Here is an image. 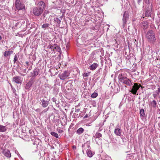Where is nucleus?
<instances>
[{
	"instance_id": "nucleus-21",
	"label": "nucleus",
	"mask_w": 160,
	"mask_h": 160,
	"mask_svg": "<svg viewBox=\"0 0 160 160\" xmlns=\"http://www.w3.org/2000/svg\"><path fill=\"white\" fill-rule=\"evenodd\" d=\"M13 53V51H5L3 54V55L4 57H7L9 56L11 54Z\"/></svg>"
},
{
	"instance_id": "nucleus-37",
	"label": "nucleus",
	"mask_w": 160,
	"mask_h": 160,
	"mask_svg": "<svg viewBox=\"0 0 160 160\" xmlns=\"http://www.w3.org/2000/svg\"><path fill=\"white\" fill-rule=\"evenodd\" d=\"M52 45H48V46L47 48H49V49H51L52 50Z\"/></svg>"
},
{
	"instance_id": "nucleus-3",
	"label": "nucleus",
	"mask_w": 160,
	"mask_h": 160,
	"mask_svg": "<svg viewBox=\"0 0 160 160\" xmlns=\"http://www.w3.org/2000/svg\"><path fill=\"white\" fill-rule=\"evenodd\" d=\"M16 8L18 10L25 9V6L23 3L20 2V0H16L15 3Z\"/></svg>"
},
{
	"instance_id": "nucleus-26",
	"label": "nucleus",
	"mask_w": 160,
	"mask_h": 160,
	"mask_svg": "<svg viewBox=\"0 0 160 160\" xmlns=\"http://www.w3.org/2000/svg\"><path fill=\"white\" fill-rule=\"evenodd\" d=\"M140 113L141 116L142 117H144L145 116L144 110L143 109H141L140 111Z\"/></svg>"
},
{
	"instance_id": "nucleus-19",
	"label": "nucleus",
	"mask_w": 160,
	"mask_h": 160,
	"mask_svg": "<svg viewBox=\"0 0 160 160\" xmlns=\"http://www.w3.org/2000/svg\"><path fill=\"white\" fill-rule=\"evenodd\" d=\"M86 153L88 156L90 158L92 157L93 155L94 154L91 150L88 149L86 150Z\"/></svg>"
},
{
	"instance_id": "nucleus-42",
	"label": "nucleus",
	"mask_w": 160,
	"mask_h": 160,
	"mask_svg": "<svg viewBox=\"0 0 160 160\" xmlns=\"http://www.w3.org/2000/svg\"><path fill=\"white\" fill-rule=\"evenodd\" d=\"M72 148H73V149H76V146H72Z\"/></svg>"
},
{
	"instance_id": "nucleus-36",
	"label": "nucleus",
	"mask_w": 160,
	"mask_h": 160,
	"mask_svg": "<svg viewBox=\"0 0 160 160\" xmlns=\"http://www.w3.org/2000/svg\"><path fill=\"white\" fill-rule=\"evenodd\" d=\"M25 64H26V65L25 66L27 67V68H28L30 65L29 62H25Z\"/></svg>"
},
{
	"instance_id": "nucleus-48",
	"label": "nucleus",
	"mask_w": 160,
	"mask_h": 160,
	"mask_svg": "<svg viewBox=\"0 0 160 160\" xmlns=\"http://www.w3.org/2000/svg\"><path fill=\"white\" fill-rule=\"evenodd\" d=\"M2 38L1 36H0V41L2 39Z\"/></svg>"
},
{
	"instance_id": "nucleus-32",
	"label": "nucleus",
	"mask_w": 160,
	"mask_h": 160,
	"mask_svg": "<svg viewBox=\"0 0 160 160\" xmlns=\"http://www.w3.org/2000/svg\"><path fill=\"white\" fill-rule=\"evenodd\" d=\"M51 135H52L53 136H54V137L56 138H58V134L54 132H51Z\"/></svg>"
},
{
	"instance_id": "nucleus-34",
	"label": "nucleus",
	"mask_w": 160,
	"mask_h": 160,
	"mask_svg": "<svg viewBox=\"0 0 160 160\" xmlns=\"http://www.w3.org/2000/svg\"><path fill=\"white\" fill-rule=\"evenodd\" d=\"M23 72L25 73V74H23L22 73H20V74L22 76H25L26 75L27 73L28 72V71H27L26 69H25L23 70Z\"/></svg>"
},
{
	"instance_id": "nucleus-14",
	"label": "nucleus",
	"mask_w": 160,
	"mask_h": 160,
	"mask_svg": "<svg viewBox=\"0 0 160 160\" xmlns=\"http://www.w3.org/2000/svg\"><path fill=\"white\" fill-rule=\"evenodd\" d=\"M122 82L128 86H131L132 85L131 80L127 78Z\"/></svg>"
},
{
	"instance_id": "nucleus-41",
	"label": "nucleus",
	"mask_w": 160,
	"mask_h": 160,
	"mask_svg": "<svg viewBox=\"0 0 160 160\" xmlns=\"http://www.w3.org/2000/svg\"><path fill=\"white\" fill-rule=\"evenodd\" d=\"M58 132L60 133H62L63 132L62 130L61 129H59L58 131Z\"/></svg>"
},
{
	"instance_id": "nucleus-15",
	"label": "nucleus",
	"mask_w": 160,
	"mask_h": 160,
	"mask_svg": "<svg viewBox=\"0 0 160 160\" xmlns=\"http://www.w3.org/2000/svg\"><path fill=\"white\" fill-rule=\"evenodd\" d=\"M52 50L54 52L57 51L60 52V51L61 50V49L59 46L57 45H54L52 46Z\"/></svg>"
},
{
	"instance_id": "nucleus-16",
	"label": "nucleus",
	"mask_w": 160,
	"mask_h": 160,
	"mask_svg": "<svg viewBox=\"0 0 160 160\" xmlns=\"http://www.w3.org/2000/svg\"><path fill=\"white\" fill-rule=\"evenodd\" d=\"M42 106L43 108H45L47 107L48 104V100H46L44 98L42 100Z\"/></svg>"
},
{
	"instance_id": "nucleus-50",
	"label": "nucleus",
	"mask_w": 160,
	"mask_h": 160,
	"mask_svg": "<svg viewBox=\"0 0 160 160\" xmlns=\"http://www.w3.org/2000/svg\"><path fill=\"white\" fill-rule=\"evenodd\" d=\"M125 87L126 88V86H125Z\"/></svg>"
},
{
	"instance_id": "nucleus-43",
	"label": "nucleus",
	"mask_w": 160,
	"mask_h": 160,
	"mask_svg": "<svg viewBox=\"0 0 160 160\" xmlns=\"http://www.w3.org/2000/svg\"><path fill=\"white\" fill-rule=\"evenodd\" d=\"M15 91H16V90L15 89L13 90V93H14L16 95H17V94H16V93H15Z\"/></svg>"
},
{
	"instance_id": "nucleus-31",
	"label": "nucleus",
	"mask_w": 160,
	"mask_h": 160,
	"mask_svg": "<svg viewBox=\"0 0 160 160\" xmlns=\"http://www.w3.org/2000/svg\"><path fill=\"white\" fill-rule=\"evenodd\" d=\"M13 62L14 63H16L17 62H18V57L17 55H15L14 56V60H13Z\"/></svg>"
},
{
	"instance_id": "nucleus-45",
	"label": "nucleus",
	"mask_w": 160,
	"mask_h": 160,
	"mask_svg": "<svg viewBox=\"0 0 160 160\" xmlns=\"http://www.w3.org/2000/svg\"><path fill=\"white\" fill-rule=\"evenodd\" d=\"M153 96L154 97V98H155L156 97V95L154 94H153Z\"/></svg>"
},
{
	"instance_id": "nucleus-29",
	"label": "nucleus",
	"mask_w": 160,
	"mask_h": 160,
	"mask_svg": "<svg viewBox=\"0 0 160 160\" xmlns=\"http://www.w3.org/2000/svg\"><path fill=\"white\" fill-rule=\"evenodd\" d=\"M120 88L118 86L115 87L114 89V91L115 92L117 93L118 92L120 91Z\"/></svg>"
},
{
	"instance_id": "nucleus-12",
	"label": "nucleus",
	"mask_w": 160,
	"mask_h": 160,
	"mask_svg": "<svg viewBox=\"0 0 160 160\" xmlns=\"http://www.w3.org/2000/svg\"><path fill=\"white\" fill-rule=\"evenodd\" d=\"M39 72V69L38 67H36L34 68L33 71V72L31 73L32 76L33 77L36 76Z\"/></svg>"
},
{
	"instance_id": "nucleus-6",
	"label": "nucleus",
	"mask_w": 160,
	"mask_h": 160,
	"mask_svg": "<svg viewBox=\"0 0 160 160\" xmlns=\"http://www.w3.org/2000/svg\"><path fill=\"white\" fill-rule=\"evenodd\" d=\"M43 10L41 8L40 9L38 7L34 8L33 10V13L36 16H38L42 13Z\"/></svg>"
},
{
	"instance_id": "nucleus-13",
	"label": "nucleus",
	"mask_w": 160,
	"mask_h": 160,
	"mask_svg": "<svg viewBox=\"0 0 160 160\" xmlns=\"http://www.w3.org/2000/svg\"><path fill=\"white\" fill-rule=\"evenodd\" d=\"M119 144L121 145H125L126 142V139L123 136L121 138H119Z\"/></svg>"
},
{
	"instance_id": "nucleus-27",
	"label": "nucleus",
	"mask_w": 160,
	"mask_h": 160,
	"mask_svg": "<svg viewBox=\"0 0 160 160\" xmlns=\"http://www.w3.org/2000/svg\"><path fill=\"white\" fill-rule=\"evenodd\" d=\"M102 136V134L100 133L97 132L95 135L93 136V137L95 138H99Z\"/></svg>"
},
{
	"instance_id": "nucleus-24",
	"label": "nucleus",
	"mask_w": 160,
	"mask_h": 160,
	"mask_svg": "<svg viewBox=\"0 0 160 160\" xmlns=\"http://www.w3.org/2000/svg\"><path fill=\"white\" fill-rule=\"evenodd\" d=\"M7 128L6 126L0 125V132H4L7 130Z\"/></svg>"
},
{
	"instance_id": "nucleus-1",
	"label": "nucleus",
	"mask_w": 160,
	"mask_h": 160,
	"mask_svg": "<svg viewBox=\"0 0 160 160\" xmlns=\"http://www.w3.org/2000/svg\"><path fill=\"white\" fill-rule=\"evenodd\" d=\"M146 38L148 42L154 43L156 40L155 32L152 30H149L146 34Z\"/></svg>"
},
{
	"instance_id": "nucleus-7",
	"label": "nucleus",
	"mask_w": 160,
	"mask_h": 160,
	"mask_svg": "<svg viewBox=\"0 0 160 160\" xmlns=\"http://www.w3.org/2000/svg\"><path fill=\"white\" fill-rule=\"evenodd\" d=\"M90 142L89 141H87L86 143L83 144L82 146V152L83 154H85V151L88 149L90 148Z\"/></svg>"
},
{
	"instance_id": "nucleus-39",
	"label": "nucleus",
	"mask_w": 160,
	"mask_h": 160,
	"mask_svg": "<svg viewBox=\"0 0 160 160\" xmlns=\"http://www.w3.org/2000/svg\"><path fill=\"white\" fill-rule=\"evenodd\" d=\"M80 110V109H76L75 112H79Z\"/></svg>"
},
{
	"instance_id": "nucleus-28",
	"label": "nucleus",
	"mask_w": 160,
	"mask_h": 160,
	"mask_svg": "<svg viewBox=\"0 0 160 160\" xmlns=\"http://www.w3.org/2000/svg\"><path fill=\"white\" fill-rule=\"evenodd\" d=\"M49 26V24L48 23H45L42 26V28L44 29H47Z\"/></svg>"
},
{
	"instance_id": "nucleus-2",
	"label": "nucleus",
	"mask_w": 160,
	"mask_h": 160,
	"mask_svg": "<svg viewBox=\"0 0 160 160\" xmlns=\"http://www.w3.org/2000/svg\"><path fill=\"white\" fill-rule=\"evenodd\" d=\"M70 73L67 71H65L62 73H60L58 75V76L60 79L62 80H64L67 78L70 75Z\"/></svg>"
},
{
	"instance_id": "nucleus-5",
	"label": "nucleus",
	"mask_w": 160,
	"mask_h": 160,
	"mask_svg": "<svg viewBox=\"0 0 160 160\" xmlns=\"http://www.w3.org/2000/svg\"><path fill=\"white\" fill-rule=\"evenodd\" d=\"M129 16V15L128 12L127 11L124 12L122 18V26L123 28H124L125 26V24L126 23L127 21L128 20Z\"/></svg>"
},
{
	"instance_id": "nucleus-30",
	"label": "nucleus",
	"mask_w": 160,
	"mask_h": 160,
	"mask_svg": "<svg viewBox=\"0 0 160 160\" xmlns=\"http://www.w3.org/2000/svg\"><path fill=\"white\" fill-rule=\"evenodd\" d=\"M151 104L154 108H156L157 105V102L155 100H153L151 102Z\"/></svg>"
},
{
	"instance_id": "nucleus-49",
	"label": "nucleus",
	"mask_w": 160,
	"mask_h": 160,
	"mask_svg": "<svg viewBox=\"0 0 160 160\" xmlns=\"http://www.w3.org/2000/svg\"><path fill=\"white\" fill-rule=\"evenodd\" d=\"M33 144H35V143H33Z\"/></svg>"
},
{
	"instance_id": "nucleus-17",
	"label": "nucleus",
	"mask_w": 160,
	"mask_h": 160,
	"mask_svg": "<svg viewBox=\"0 0 160 160\" xmlns=\"http://www.w3.org/2000/svg\"><path fill=\"white\" fill-rule=\"evenodd\" d=\"M60 19H59L57 17H55L54 18V21L55 22L57 23V26L59 27L60 26V24L61 22V20H62L61 17H60Z\"/></svg>"
},
{
	"instance_id": "nucleus-11",
	"label": "nucleus",
	"mask_w": 160,
	"mask_h": 160,
	"mask_svg": "<svg viewBox=\"0 0 160 160\" xmlns=\"http://www.w3.org/2000/svg\"><path fill=\"white\" fill-rule=\"evenodd\" d=\"M2 153L8 158H10L11 157V153L10 151L8 149H4L2 150Z\"/></svg>"
},
{
	"instance_id": "nucleus-18",
	"label": "nucleus",
	"mask_w": 160,
	"mask_h": 160,
	"mask_svg": "<svg viewBox=\"0 0 160 160\" xmlns=\"http://www.w3.org/2000/svg\"><path fill=\"white\" fill-rule=\"evenodd\" d=\"M98 64L96 63H94L89 67V68L91 70H95L98 67Z\"/></svg>"
},
{
	"instance_id": "nucleus-38",
	"label": "nucleus",
	"mask_w": 160,
	"mask_h": 160,
	"mask_svg": "<svg viewBox=\"0 0 160 160\" xmlns=\"http://www.w3.org/2000/svg\"><path fill=\"white\" fill-rule=\"evenodd\" d=\"M52 101H53L54 102H55L56 103V98H52Z\"/></svg>"
},
{
	"instance_id": "nucleus-47",
	"label": "nucleus",
	"mask_w": 160,
	"mask_h": 160,
	"mask_svg": "<svg viewBox=\"0 0 160 160\" xmlns=\"http://www.w3.org/2000/svg\"><path fill=\"white\" fill-rule=\"evenodd\" d=\"M142 1V0H138V3H139L140 2H141Z\"/></svg>"
},
{
	"instance_id": "nucleus-44",
	"label": "nucleus",
	"mask_w": 160,
	"mask_h": 160,
	"mask_svg": "<svg viewBox=\"0 0 160 160\" xmlns=\"http://www.w3.org/2000/svg\"><path fill=\"white\" fill-rule=\"evenodd\" d=\"M87 117H88V115L87 114H86L84 117V118H87Z\"/></svg>"
},
{
	"instance_id": "nucleus-40",
	"label": "nucleus",
	"mask_w": 160,
	"mask_h": 160,
	"mask_svg": "<svg viewBox=\"0 0 160 160\" xmlns=\"http://www.w3.org/2000/svg\"><path fill=\"white\" fill-rule=\"evenodd\" d=\"M149 14H148V12H146L145 13V16L146 17H149Z\"/></svg>"
},
{
	"instance_id": "nucleus-20",
	"label": "nucleus",
	"mask_w": 160,
	"mask_h": 160,
	"mask_svg": "<svg viewBox=\"0 0 160 160\" xmlns=\"http://www.w3.org/2000/svg\"><path fill=\"white\" fill-rule=\"evenodd\" d=\"M127 77L122 75V74H120L118 76V78L119 80V81L121 82H122L123 80H124Z\"/></svg>"
},
{
	"instance_id": "nucleus-23",
	"label": "nucleus",
	"mask_w": 160,
	"mask_h": 160,
	"mask_svg": "<svg viewBox=\"0 0 160 160\" xmlns=\"http://www.w3.org/2000/svg\"><path fill=\"white\" fill-rule=\"evenodd\" d=\"M142 25L144 29H146L148 27V22L147 21H143L142 22Z\"/></svg>"
},
{
	"instance_id": "nucleus-46",
	"label": "nucleus",
	"mask_w": 160,
	"mask_h": 160,
	"mask_svg": "<svg viewBox=\"0 0 160 160\" xmlns=\"http://www.w3.org/2000/svg\"><path fill=\"white\" fill-rule=\"evenodd\" d=\"M31 68H28V71H29V70H31Z\"/></svg>"
},
{
	"instance_id": "nucleus-8",
	"label": "nucleus",
	"mask_w": 160,
	"mask_h": 160,
	"mask_svg": "<svg viewBox=\"0 0 160 160\" xmlns=\"http://www.w3.org/2000/svg\"><path fill=\"white\" fill-rule=\"evenodd\" d=\"M13 81L18 84H21L22 82V78L20 76L14 77L13 78Z\"/></svg>"
},
{
	"instance_id": "nucleus-25",
	"label": "nucleus",
	"mask_w": 160,
	"mask_h": 160,
	"mask_svg": "<svg viewBox=\"0 0 160 160\" xmlns=\"http://www.w3.org/2000/svg\"><path fill=\"white\" fill-rule=\"evenodd\" d=\"M84 131V129L82 128H80L77 130L76 133L78 134H80L82 133Z\"/></svg>"
},
{
	"instance_id": "nucleus-4",
	"label": "nucleus",
	"mask_w": 160,
	"mask_h": 160,
	"mask_svg": "<svg viewBox=\"0 0 160 160\" xmlns=\"http://www.w3.org/2000/svg\"><path fill=\"white\" fill-rule=\"evenodd\" d=\"M140 87L142 86L139 84L135 83H134V85L132 87L131 90L130 92L133 94H136L138 90Z\"/></svg>"
},
{
	"instance_id": "nucleus-10",
	"label": "nucleus",
	"mask_w": 160,
	"mask_h": 160,
	"mask_svg": "<svg viewBox=\"0 0 160 160\" xmlns=\"http://www.w3.org/2000/svg\"><path fill=\"white\" fill-rule=\"evenodd\" d=\"M34 78H30L29 81H28L25 86V89L28 90L32 86V84L34 82Z\"/></svg>"
},
{
	"instance_id": "nucleus-22",
	"label": "nucleus",
	"mask_w": 160,
	"mask_h": 160,
	"mask_svg": "<svg viewBox=\"0 0 160 160\" xmlns=\"http://www.w3.org/2000/svg\"><path fill=\"white\" fill-rule=\"evenodd\" d=\"M114 133L116 135L120 136L122 133V130L119 128H116L115 129Z\"/></svg>"
},
{
	"instance_id": "nucleus-35",
	"label": "nucleus",
	"mask_w": 160,
	"mask_h": 160,
	"mask_svg": "<svg viewBox=\"0 0 160 160\" xmlns=\"http://www.w3.org/2000/svg\"><path fill=\"white\" fill-rule=\"evenodd\" d=\"M83 77H87L88 76V73H84L82 74Z\"/></svg>"
},
{
	"instance_id": "nucleus-33",
	"label": "nucleus",
	"mask_w": 160,
	"mask_h": 160,
	"mask_svg": "<svg viewBox=\"0 0 160 160\" xmlns=\"http://www.w3.org/2000/svg\"><path fill=\"white\" fill-rule=\"evenodd\" d=\"M98 95V94L97 93L94 92L91 95V97L92 98H96Z\"/></svg>"
},
{
	"instance_id": "nucleus-9",
	"label": "nucleus",
	"mask_w": 160,
	"mask_h": 160,
	"mask_svg": "<svg viewBox=\"0 0 160 160\" xmlns=\"http://www.w3.org/2000/svg\"><path fill=\"white\" fill-rule=\"evenodd\" d=\"M37 5L38 7V8L42 9L43 10L45 9V3L42 1H40L37 2Z\"/></svg>"
}]
</instances>
